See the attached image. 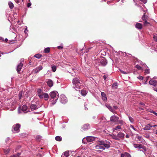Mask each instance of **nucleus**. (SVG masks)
I'll return each instance as SVG.
<instances>
[{
	"label": "nucleus",
	"mask_w": 157,
	"mask_h": 157,
	"mask_svg": "<svg viewBox=\"0 0 157 157\" xmlns=\"http://www.w3.org/2000/svg\"><path fill=\"white\" fill-rule=\"evenodd\" d=\"M72 83L73 87L79 89L81 86L79 78L77 77L75 78L72 80Z\"/></svg>",
	"instance_id": "1"
},
{
	"label": "nucleus",
	"mask_w": 157,
	"mask_h": 157,
	"mask_svg": "<svg viewBox=\"0 0 157 157\" xmlns=\"http://www.w3.org/2000/svg\"><path fill=\"white\" fill-rule=\"evenodd\" d=\"M111 136L113 139L117 140H119L120 139H122L124 137V134L121 132H119L117 134V135H116L113 134L111 135Z\"/></svg>",
	"instance_id": "2"
},
{
	"label": "nucleus",
	"mask_w": 157,
	"mask_h": 157,
	"mask_svg": "<svg viewBox=\"0 0 157 157\" xmlns=\"http://www.w3.org/2000/svg\"><path fill=\"white\" fill-rule=\"evenodd\" d=\"M141 19L144 22V26H147L149 25H151V24L147 21L148 20L149 17L145 13H144L143 16L142 17Z\"/></svg>",
	"instance_id": "3"
},
{
	"label": "nucleus",
	"mask_w": 157,
	"mask_h": 157,
	"mask_svg": "<svg viewBox=\"0 0 157 157\" xmlns=\"http://www.w3.org/2000/svg\"><path fill=\"white\" fill-rule=\"evenodd\" d=\"M58 93L56 91H53L50 93V95L51 98L55 100L56 101L58 99Z\"/></svg>",
	"instance_id": "4"
},
{
	"label": "nucleus",
	"mask_w": 157,
	"mask_h": 157,
	"mask_svg": "<svg viewBox=\"0 0 157 157\" xmlns=\"http://www.w3.org/2000/svg\"><path fill=\"white\" fill-rule=\"evenodd\" d=\"M68 101L67 98L64 95H62L60 96V102L63 104H65Z\"/></svg>",
	"instance_id": "5"
},
{
	"label": "nucleus",
	"mask_w": 157,
	"mask_h": 157,
	"mask_svg": "<svg viewBox=\"0 0 157 157\" xmlns=\"http://www.w3.org/2000/svg\"><path fill=\"white\" fill-rule=\"evenodd\" d=\"M100 144L103 145V146L105 147L106 148H109L110 147V143L109 141L105 142L104 141H100Z\"/></svg>",
	"instance_id": "6"
},
{
	"label": "nucleus",
	"mask_w": 157,
	"mask_h": 157,
	"mask_svg": "<svg viewBox=\"0 0 157 157\" xmlns=\"http://www.w3.org/2000/svg\"><path fill=\"white\" fill-rule=\"evenodd\" d=\"M21 125L20 124H17L14 125L13 126V128L14 130L17 132H19L20 131L19 128L20 127Z\"/></svg>",
	"instance_id": "7"
},
{
	"label": "nucleus",
	"mask_w": 157,
	"mask_h": 157,
	"mask_svg": "<svg viewBox=\"0 0 157 157\" xmlns=\"http://www.w3.org/2000/svg\"><path fill=\"white\" fill-rule=\"evenodd\" d=\"M41 94V97H39L41 99L44 98V100L46 101L48 100L49 98V95L48 94L46 93H43Z\"/></svg>",
	"instance_id": "8"
},
{
	"label": "nucleus",
	"mask_w": 157,
	"mask_h": 157,
	"mask_svg": "<svg viewBox=\"0 0 157 157\" xmlns=\"http://www.w3.org/2000/svg\"><path fill=\"white\" fill-rule=\"evenodd\" d=\"M119 117L115 115L112 116L110 118V120L111 121L116 123Z\"/></svg>",
	"instance_id": "9"
},
{
	"label": "nucleus",
	"mask_w": 157,
	"mask_h": 157,
	"mask_svg": "<svg viewBox=\"0 0 157 157\" xmlns=\"http://www.w3.org/2000/svg\"><path fill=\"white\" fill-rule=\"evenodd\" d=\"M100 63L102 66H105L107 63L106 59L104 58H103L101 60Z\"/></svg>",
	"instance_id": "10"
},
{
	"label": "nucleus",
	"mask_w": 157,
	"mask_h": 157,
	"mask_svg": "<svg viewBox=\"0 0 157 157\" xmlns=\"http://www.w3.org/2000/svg\"><path fill=\"white\" fill-rule=\"evenodd\" d=\"M149 83L154 86H157V81L156 80L151 79L149 81Z\"/></svg>",
	"instance_id": "11"
},
{
	"label": "nucleus",
	"mask_w": 157,
	"mask_h": 157,
	"mask_svg": "<svg viewBox=\"0 0 157 157\" xmlns=\"http://www.w3.org/2000/svg\"><path fill=\"white\" fill-rule=\"evenodd\" d=\"M89 128V124H84L82 127V128L84 131L87 130Z\"/></svg>",
	"instance_id": "12"
},
{
	"label": "nucleus",
	"mask_w": 157,
	"mask_h": 157,
	"mask_svg": "<svg viewBox=\"0 0 157 157\" xmlns=\"http://www.w3.org/2000/svg\"><path fill=\"white\" fill-rule=\"evenodd\" d=\"M86 139L88 142H92L95 140V138L92 136H87L86 138Z\"/></svg>",
	"instance_id": "13"
},
{
	"label": "nucleus",
	"mask_w": 157,
	"mask_h": 157,
	"mask_svg": "<svg viewBox=\"0 0 157 157\" xmlns=\"http://www.w3.org/2000/svg\"><path fill=\"white\" fill-rule=\"evenodd\" d=\"M101 145V144H100V143H99V145L95 146V148L96 149H102V150H104L105 149V147Z\"/></svg>",
	"instance_id": "14"
},
{
	"label": "nucleus",
	"mask_w": 157,
	"mask_h": 157,
	"mask_svg": "<svg viewBox=\"0 0 157 157\" xmlns=\"http://www.w3.org/2000/svg\"><path fill=\"white\" fill-rule=\"evenodd\" d=\"M23 67V64L22 63L19 64L17 67V70L18 73L21 71L22 67Z\"/></svg>",
	"instance_id": "15"
},
{
	"label": "nucleus",
	"mask_w": 157,
	"mask_h": 157,
	"mask_svg": "<svg viewBox=\"0 0 157 157\" xmlns=\"http://www.w3.org/2000/svg\"><path fill=\"white\" fill-rule=\"evenodd\" d=\"M101 96L102 97V99L104 101H107V98L105 94L103 92H101Z\"/></svg>",
	"instance_id": "16"
},
{
	"label": "nucleus",
	"mask_w": 157,
	"mask_h": 157,
	"mask_svg": "<svg viewBox=\"0 0 157 157\" xmlns=\"http://www.w3.org/2000/svg\"><path fill=\"white\" fill-rule=\"evenodd\" d=\"M30 108L32 111L36 110L38 109L37 106L35 104H32L30 105Z\"/></svg>",
	"instance_id": "17"
},
{
	"label": "nucleus",
	"mask_w": 157,
	"mask_h": 157,
	"mask_svg": "<svg viewBox=\"0 0 157 157\" xmlns=\"http://www.w3.org/2000/svg\"><path fill=\"white\" fill-rule=\"evenodd\" d=\"M136 27L139 29H141L143 27L142 25L140 23H137L135 25Z\"/></svg>",
	"instance_id": "18"
},
{
	"label": "nucleus",
	"mask_w": 157,
	"mask_h": 157,
	"mask_svg": "<svg viewBox=\"0 0 157 157\" xmlns=\"http://www.w3.org/2000/svg\"><path fill=\"white\" fill-rule=\"evenodd\" d=\"M47 83L48 86L50 87H51L53 86V82L52 80H48L47 82Z\"/></svg>",
	"instance_id": "19"
},
{
	"label": "nucleus",
	"mask_w": 157,
	"mask_h": 157,
	"mask_svg": "<svg viewBox=\"0 0 157 157\" xmlns=\"http://www.w3.org/2000/svg\"><path fill=\"white\" fill-rule=\"evenodd\" d=\"M43 67L41 66H40L36 68L35 70V72L36 73L40 71L42 69Z\"/></svg>",
	"instance_id": "20"
},
{
	"label": "nucleus",
	"mask_w": 157,
	"mask_h": 157,
	"mask_svg": "<svg viewBox=\"0 0 157 157\" xmlns=\"http://www.w3.org/2000/svg\"><path fill=\"white\" fill-rule=\"evenodd\" d=\"M152 127V126L150 124H148L145 126V127L144 128V129L145 130H150Z\"/></svg>",
	"instance_id": "21"
},
{
	"label": "nucleus",
	"mask_w": 157,
	"mask_h": 157,
	"mask_svg": "<svg viewBox=\"0 0 157 157\" xmlns=\"http://www.w3.org/2000/svg\"><path fill=\"white\" fill-rule=\"evenodd\" d=\"M37 95L39 97H41V94L44 92L42 91L41 89H38L37 90Z\"/></svg>",
	"instance_id": "22"
},
{
	"label": "nucleus",
	"mask_w": 157,
	"mask_h": 157,
	"mask_svg": "<svg viewBox=\"0 0 157 157\" xmlns=\"http://www.w3.org/2000/svg\"><path fill=\"white\" fill-rule=\"evenodd\" d=\"M133 145L134 147L135 148H138L139 149L141 148V147L142 146V145L141 144H133Z\"/></svg>",
	"instance_id": "23"
},
{
	"label": "nucleus",
	"mask_w": 157,
	"mask_h": 157,
	"mask_svg": "<svg viewBox=\"0 0 157 157\" xmlns=\"http://www.w3.org/2000/svg\"><path fill=\"white\" fill-rule=\"evenodd\" d=\"M106 106L111 111L113 112V109L112 107L109 104H105Z\"/></svg>",
	"instance_id": "24"
},
{
	"label": "nucleus",
	"mask_w": 157,
	"mask_h": 157,
	"mask_svg": "<svg viewBox=\"0 0 157 157\" xmlns=\"http://www.w3.org/2000/svg\"><path fill=\"white\" fill-rule=\"evenodd\" d=\"M118 85L116 82L113 83L112 86V87L113 89H117Z\"/></svg>",
	"instance_id": "25"
},
{
	"label": "nucleus",
	"mask_w": 157,
	"mask_h": 157,
	"mask_svg": "<svg viewBox=\"0 0 157 157\" xmlns=\"http://www.w3.org/2000/svg\"><path fill=\"white\" fill-rule=\"evenodd\" d=\"M69 152L68 151H65L64 153V154H63L62 156H61V157H62L63 156H66V157H67L69 156Z\"/></svg>",
	"instance_id": "26"
},
{
	"label": "nucleus",
	"mask_w": 157,
	"mask_h": 157,
	"mask_svg": "<svg viewBox=\"0 0 157 157\" xmlns=\"http://www.w3.org/2000/svg\"><path fill=\"white\" fill-rule=\"evenodd\" d=\"M27 109V106L25 105H23L22 107V111L25 112V111Z\"/></svg>",
	"instance_id": "27"
},
{
	"label": "nucleus",
	"mask_w": 157,
	"mask_h": 157,
	"mask_svg": "<svg viewBox=\"0 0 157 157\" xmlns=\"http://www.w3.org/2000/svg\"><path fill=\"white\" fill-rule=\"evenodd\" d=\"M8 5L9 6V7L10 9H13L14 7V5L11 2H9Z\"/></svg>",
	"instance_id": "28"
},
{
	"label": "nucleus",
	"mask_w": 157,
	"mask_h": 157,
	"mask_svg": "<svg viewBox=\"0 0 157 157\" xmlns=\"http://www.w3.org/2000/svg\"><path fill=\"white\" fill-rule=\"evenodd\" d=\"M55 139L57 141H60L62 140V138L61 136H57L55 137Z\"/></svg>",
	"instance_id": "29"
},
{
	"label": "nucleus",
	"mask_w": 157,
	"mask_h": 157,
	"mask_svg": "<svg viewBox=\"0 0 157 157\" xmlns=\"http://www.w3.org/2000/svg\"><path fill=\"white\" fill-rule=\"evenodd\" d=\"M124 122L122 120H119V119L117 120L116 122L117 124H123Z\"/></svg>",
	"instance_id": "30"
},
{
	"label": "nucleus",
	"mask_w": 157,
	"mask_h": 157,
	"mask_svg": "<svg viewBox=\"0 0 157 157\" xmlns=\"http://www.w3.org/2000/svg\"><path fill=\"white\" fill-rule=\"evenodd\" d=\"M50 48H46L44 50V52L45 53H48L50 51Z\"/></svg>",
	"instance_id": "31"
},
{
	"label": "nucleus",
	"mask_w": 157,
	"mask_h": 157,
	"mask_svg": "<svg viewBox=\"0 0 157 157\" xmlns=\"http://www.w3.org/2000/svg\"><path fill=\"white\" fill-rule=\"evenodd\" d=\"M136 138L139 141H141L142 142L143 140V139L142 137L141 136H137Z\"/></svg>",
	"instance_id": "32"
},
{
	"label": "nucleus",
	"mask_w": 157,
	"mask_h": 157,
	"mask_svg": "<svg viewBox=\"0 0 157 157\" xmlns=\"http://www.w3.org/2000/svg\"><path fill=\"white\" fill-rule=\"evenodd\" d=\"M42 138L41 136L40 135H37L36 137V139L37 141H39L41 140Z\"/></svg>",
	"instance_id": "33"
},
{
	"label": "nucleus",
	"mask_w": 157,
	"mask_h": 157,
	"mask_svg": "<svg viewBox=\"0 0 157 157\" xmlns=\"http://www.w3.org/2000/svg\"><path fill=\"white\" fill-rule=\"evenodd\" d=\"M34 56L37 59H39L42 57V55L40 54H37L35 55Z\"/></svg>",
	"instance_id": "34"
},
{
	"label": "nucleus",
	"mask_w": 157,
	"mask_h": 157,
	"mask_svg": "<svg viewBox=\"0 0 157 157\" xmlns=\"http://www.w3.org/2000/svg\"><path fill=\"white\" fill-rule=\"evenodd\" d=\"M81 93L82 95L85 96L86 94V92L84 90H82L81 91Z\"/></svg>",
	"instance_id": "35"
},
{
	"label": "nucleus",
	"mask_w": 157,
	"mask_h": 157,
	"mask_svg": "<svg viewBox=\"0 0 157 157\" xmlns=\"http://www.w3.org/2000/svg\"><path fill=\"white\" fill-rule=\"evenodd\" d=\"M22 91H20L18 94V96L19 98V99L20 100L21 99L22 96Z\"/></svg>",
	"instance_id": "36"
},
{
	"label": "nucleus",
	"mask_w": 157,
	"mask_h": 157,
	"mask_svg": "<svg viewBox=\"0 0 157 157\" xmlns=\"http://www.w3.org/2000/svg\"><path fill=\"white\" fill-rule=\"evenodd\" d=\"M4 151L5 154H7L10 152V150L9 149L7 148L6 149H4Z\"/></svg>",
	"instance_id": "37"
},
{
	"label": "nucleus",
	"mask_w": 157,
	"mask_h": 157,
	"mask_svg": "<svg viewBox=\"0 0 157 157\" xmlns=\"http://www.w3.org/2000/svg\"><path fill=\"white\" fill-rule=\"evenodd\" d=\"M135 67L139 70H140L142 69V67L138 65H136Z\"/></svg>",
	"instance_id": "38"
},
{
	"label": "nucleus",
	"mask_w": 157,
	"mask_h": 157,
	"mask_svg": "<svg viewBox=\"0 0 157 157\" xmlns=\"http://www.w3.org/2000/svg\"><path fill=\"white\" fill-rule=\"evenodd\" d=\"M124 153L125 156L126 157H131L130 155L128 153L125 152Z\"/></svg>",
	"instance_id": "39"
},
{
	"label": "nucleus",
	"mask_w": 157,
	"mask_h": 157,
	"mask_svg": "<svg viewBox=\"0 0 157 157\" xmlns=\"http://www.w3.org/2000/svg\"><path fill=\"white\" fill-rule=\"evenodd\" d=\"M121 127L120 126V125H118L115 128H113V132L114 131V130H117V129H121Z\"/></svg>",
	"instance_id": "40"
},
{
	"label": "nucleus",
	"mask_w": 157,
	"mask_h": 157,
	"mask_svg": "<svg viewBox=\"0 0 157 157\" xmlns=\"http://www.w3.org/2000/svg\"><path fill=\"white\" fill-rule=\"evenodd\" d=\"M52 69L53 71L55 72L56 70V67L55 66L52 67Z\"/></svg>",
	"instance_id": "41"
},
{
	"label": "nucleus",
	"mask_w": 157,
	"mask_h": 157,
	"mask_svg": "<svg viewBox=\"0 0 157 157\" xmlns=\"http://www.w3.org/2000/svg\"><path fill=\"white\" fill-rule=\"evenodd\" d=\"M150 70L148 69H146L145 71V74H148L150 73Z\"/></svg>",
	"instance_id": "42"
},
{
	"label": "nucleus",
	"mask_w": 157,
	"mask_h": 157,
	"mask_svg": "<svg viewBox=\"0 0 157 157\" xmlns=\"http://www.w3.org/2000/svg\"><path fill=\"white\" fill-rule=\"evenodd\" d=\"M154 40L157 42V35H154L153 36Z\"/></svg>",
	"instance_id": "43"
},
{
	"label": "nucleus",
	"mask_w": 157,
	"mask_h": 157,
	"mask_svg": "<svg viewBox=\"0 0 157 157\" xmlns=\"http://www.w3.org/2000/svg\"><path fill=\"white\" fill-rule=\"evenodd\" d=\"M129 121H130L131 122H132V123L134 121V120L131 117H129Z\"/></svg>",
	"instance_id": "44"
},
{
	"label": "nucleus",
	"mask_w": 157,
	"mask_h": 157,
	"mask_svg": "<svg viewBox=\"0 0 157 157\" xmlns=\"http://www.w3.org/2000/svg\"><path fill=\"white\" fill-rule=\"evenodd\" d=\"M16 41L14 40H9V43L10 44H13L14 42L15 41Z\"/></svg>",
	"instance_id": "45"
},
{
	"label": "nucleus",
	"mask_w": 157,
	"mask_h": 157,
	"mask_svg": "<svg viewBox=\"0 0 157 157\" xmlns=\"http://www.w3.org/2000/svg\"><path fill=\"white\" fill-rule=\"evenodd\" d=\"M141 148H142L144 150V151H146V148L145 146H144L142 145V146L141 147Z\"/></svg>",
	"instance_id": "46"
},
{
	"label": "nucleus",
	"mask_w": 157,
	"mask_h": 157,
	"mask_svg": "<svg viewBox=\"0 0 157 157\" xmlns=\"http://www.w3.org/2000/svg\"><path fill=\"white\" fill-rule=\"evenodd\" d=\"M121 71L122 73L124 74H127L128 73V72H125V71Z\"/></svg>",
	"instance_id": "47"
},
{
	"label": "nucleus",
	"mask_w": 157,
	"mask_h": 157,
	"mask_svg": "<svg viewBox=\"0 0 157 157\" xmlns=\"http://www.w3.org/2000/svg\"><path fill=\"white\" fill-rule=\"evenodd\" d=\"M63 48V47L61 46H58L57 47V48L59 49H62Z\"/></svg>",
	"instance_id": "48"
},
{
	"label": "nucleus",
	"mask_w": 157,
	"mask_h": 157,
	"mask_svg": "<svg viewBox=\"0 0 157 157\" xmlns=\"http://www.w3.org/2000/svg\"><path fill=\"white\" fill-rule=\"evenodd\" d=\"M138 78L142 80H143L144 78L143 77L141 76H139Z\"/></svg>",
	"instance_id": "49"
},
{
	"label": "nucleus",
	"mask_w": 157,
	"mask_h": 157,
	"mask_svg": "<svg viewBox=\"0 0 157 157\" xmlns=\"http://www.w3.org/2000/svg\"><path fill=\"white\" fill-rule=\"evenodd\" d=\"M31 3H29L27 4V6L28 7H29L31 6Z\"/></svg>",
	"instance_id": "50"
},
{
	"label": "nucleus",
	"mask_w": 157,
	"mask_h": 157,
	"mask_svg": "<svg viewBox=\"0 0 157 157\" xmlns=\"http://www.w3.org/2000/svg\"><path fill=\"white\" fill-rule=\"evenodd\" d=\"M140 1H141L142 2L144 3H146L147 2V0H140Z\"/></svg>",
	"instance_id": "51"
},
{
	"label": "nucleus",
	"mask_w": 157,
	"mask_h": 157,
	"mask_svg": "<svg viewBox=\"0 0 157 157\" xmlns=\"http://www.w3.org/2000/svg\"><path fill=\"white\" fill-rule=\"evenodd\" d=\"M107 75H104V76H103V78H104V79L105 80H106V78H107Z\"/></svg>",
	"instance_id": "52"
},
{
	"label": "nucleus",
	"mask_w": 157,
	"mask_h": 157,
	"mask_svg": "<svg viewBox=\"0 0 157 157\" xmlns=\"http://www.w3.org/2000/svg\"><path fill=\"white\" fill-rule=\"evenodd\" d=\"M130 127L133 129L134 130H136V129L134 128V127L132 125H131L130 126Z\"/></svg>",
	"instance_id": "53"
},
{
	"label": "nucleus",
	"mask_w": 157,
	"mask_h": 157,
	"mask_svg": "<svg viewBox=\"0 0 157 157\" xmlns=\"http://www.w3.org/2000/svg\"><path fill=\"white\" fill-rule=\"evenodd\" d=\"M124 153L122 154L121 155V157H125Z\"/></svg>",
	"instance_id": "54"
},
{
	"label": "nucleus",
	"mask_w": 157,
	"mask_h": 157,
	"mask_svg": "<svg viewBox=\"0 0 157 157\" xmlns=\"http://www.w3.org/2000/svg\"><path fill=\"white\" fill-rule=\"evenodd\" d=\"M15 2L17 3L18 4L19 3L20 1L19 0H15Z\"/></svg>",
	"instance_id": "55"
},
{
	"label": "nucleus",
	"mask_w": 157,
	"mask_h": 157,
	"mask_svg": "<svg viewBox=\"0 0 157 157\" xmlns=\"http://www.w3.org/2000/svg\"><path fill=\"white\" fill-rule=\"evenodd\" d=\"M151 112L153 113L155 115L157 116V113L155 112L154 111H152V112Z\"/></svg>",
	"instance_id": "56"
},
{
	"label": "nucleus",
	"mask_w": 157,
	"mask_h": 157,
	"mask_svg": "<svg viewBox=\"0 0 157 157\" xmlns=\"http://www.w3.org/2000/svg\"><path fill=\"white\" fill-rule=\"evenodd\" d=\"M140 104L141 105H142L143 106H144V105H145V104H144L142 103V102H140Z\"/></svg>",
	"instance_id": "57"
},
{
	"label": "nucleus",
	"mask_w": 157,
	"mask_h": 157,
	"mask_svg": "<svg viewBox=\"0 0 157 157\" xmlns=\"http://www.w3.org/2000/svg\"><path fill=\"white\" fill-rule=\"evenodd\" d=\"M113 107L115 109H117L118 108L117 107V106H114Z\"/></svg>",
	"instance_id": "58"
},
{
	"label": "nucleus",
	"mask_w": 157,
	"mask_h": 157,
	"mask_svg": "<svg viewBox=\"0 0 157 157\" xmlns=\"http://www.w3.org/2000/svg\"><path fill=\"white\" fill-rule=\"evenodd\" d=\"M126 137L127 138H128L129 137V136L128 135H126Z\"/></svg>",
	"instance_id": "59"
},
{
	"label": "nucleus",
	"mask_w": 157,
	"mask_h": 157,
	"mask_svg": "<svg viewBox=\"0 0 157 157\" xmlns=\"http://www.w3.org/2000/svg\"><path fill=\"white\" fill-rule=\"evenodd\" d=\"M8 41V39H7L6 38V39H5V42H7V41Z\"/></svg>",
	"instance_id": "60"
},
{
	"label": "nucleus",
	"mask_w": 157,
	"mask_h": 157,
	"mask_svg": "<svg viewBox=\"0 0 157 157\" xmlns=\"http://www.w3.org/2000/svg\"><path fill=\"white\" fill-rule=\"evenodd\" d=\"M89 50L88 49H87L86 50V53H88V52H89Z\"/></svg>",
	"instance_id": "61"
},
{
	"label": "nucleus",
	"mask_w": 157,
	"mask_h": 157,
	"mask_svg": "<svg viewBox=\"0 0 157 157\" xmlns=\"http://www.w3.org/2000/svg\"><path fill=\"white\" fill-rule=\"evenodd\" d=\"M28 30L26 29H25V31H24V32L25 33H26V31H27Z\"/></svg>",
	"instance_id": "62"
},
{
	"label": "nucleus",
	"mask_w": 157,
	"mask_h": 157,
	"mask_svg": "<svg viewBox=\"0 0 157 157\" xmlns=\"http://www.w3.org/2000/svg\"><path fill=\"white\" fill-rule=\"evenodd\" d=\"M155 90L157 92V88H156L155 89Z\"/></svg>",
	"instance_id": "63"
},
{
	"label": "nucleus",
	"mask_w": 157,
	"mask_h": 157,
	"mask_svg": "<svg viewBox=\"0 0 157 157\" xmlns=\"http://www.w3.org/2000/svg\"><path fill=\"white\" fill-rule=\"evenodd\" d=\"M155 134H157V130H156V132H155Z\"/></svg>",
	"instance_id": "64"
}]
</instances>
